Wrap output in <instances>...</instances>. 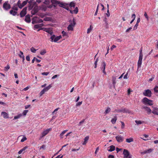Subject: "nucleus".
<instances>
[{
    "label": "nucleus",
    "instance_id": "nucleus-43",
    "mask_svg": "<svg viewBox=\"0 0 158 158\" xmlns=\"http://www.w3.org/2000/svg\"><path fill=\"white\" fill-rule=\"evenodd\" d=\"M133 16H134V18L130 22L131 24L133 22L135 19L136 16L135 14H133L132 15V17H133Z\"/></svg>",
    "mask_w": 158,
    "mask_h": 158
},
{
    "label": "nucleus",
    "instance_id": "nucleus-11",
    "mask_svg": "<svg viewBox=\"0 0 158 158\" xmlns=\"http://www.w3.org/2000/svg\"><path fill=\"white\" fill-rule=\"evenodd\" d=\"M143 56H139V60L137 63L138 68H139L141 66V65L142 63V60L143 59Z\"/></svg>",
    "mask_w": 158,
    "mask_h": 158
},
{
    "label": "nucleus",
    "instance_id": "nucleus-17",
    "mask_svg": "<svg viewBox=\"0 0 158 158\" xmlns=\"http://www.w3.org/2000/svg\"><path fill=\"white\" fill-rule=\"evenodd\" d=\"M1 115L4 118H9L8 114L5 112H2L1 113Z\"/></svg>",
    "mask_w": 158,
    "mask_h": 158
},
{
    "label": "nucleus",
    "instance_id": "nucleus-53",
    "mask_svg": "<svg viewBox=\"0 0 158 158\" xmlns=\"http://www.w3.org/2000/svg\"><path fill=\"white\" fill-rule=\"evenodd\" d=\"M62 35L63 36H67V35L66 33L64 31H62Z\"/></svg>",
    "mask_w": 158,
    "mask_h": 158
},
{
    "label": "nucleus",
    "instance_id": "nucleus-44",
    "mask_svg": "<svg viewBox=\"0 0 158 158\" xmlns=\"http://www.w3.org/2000/svg\"><path fill=\"white\" fill-rule=\"evenodd\" d=\"M144 16H145V18L147 19V20H149V17L146 12H144Z\"/></svg>",
    "mask_w": 158,
    "mask_h": 158
},
{
    "label": "nucleus",
    "instance_id": "nucleus-64",
    "mask_svg": "<svg viewBox=\"0 0 158 158\" xmlns=\"http://www.w3.org/2000/svg\"><path fill=\"white\" fill-rule=\"evenodd\" d=\"M63 156H61L60 155L58 156L56 158H62Z\"/></svg>",
    "mask_w": 158,
    "mask_h": 158
},
{
    "label": "nucleus",
    "instance_id": "nucleus-3",
    "mask_svg": "<svg viewBox=\"0 0 158 158\" xmlns=\"http://www.w3.org/2000/svg\"><path fill=\"white\" fill-rule=\"evenodd\" d=\"M152 94V93L151 91L149 89L145 90L143 92V95L145 96L148 97H151Z\"/></svg>",
    "mask_w": 158,
    "mask_h": 158
},
{
    "label": "nucleus",
    "instance_id": "nucleus-59",
    "mask_svg": "<svg viewBox=\"0 0 158 158\" xmlns=\"http://www.w3.org/2000/svg\"><path fill=\"white\" fill-rule=\"evenodd\" d=\"M59 109V108H57L56 109H55L54 111L52 112V114H55V113L56 111H57Z\"/></svg>",
    "mask_w": 158,
    "mask_h": 158
},
{
    "label": "nucleus",
    "instance_id": "nucleus-30",
    "mask_svg": "<svg viewBox=\"0 0 158 158\" xmlns=\"http://www.w3.org/2000/svg\"><path fill=\"white\" fill-rule=\"evenodd\" d=\"M135 122L137 125L141 124L144 122L143 121H141L140 120H135Z\"/></svg>",
    "mask_w": 158,
    "mask_h": 158
},
{
    "label": "nucleus",
    "instance_id": "nucleus-48",
    "mask_svg": "<svg viewBox=\"0 0 158 158\" xmlns=\"http://www.w3.org/2000/svg\"><path fill=\"white\" fill-rule=\"evenodd\" d=\"M154 90L156 92V93L158 92V86H156L154 88Z\"/></svg>",
    "mask_w": 158,
    "mask_h": 158
},
{
    "label": "nucleus",
    "instance_id": "nucleus-56",
    "mask_svg": "<svg viewBox=\"0 0 158 158\" xmlns=\"http://www.w3.org/2000/svg\"><path fill=\"white\" fill-rule=\"evenodd\" d=\"M98 6H99V5H98L97 6V9H96V12H95V13L94 14V15H97V13H98Z\"/></svg>",
    "mask_w": 158,
    "mask_h": 158
},
{
    "label": "nucleus",
    "instance_id": "nucleus-55",
    "mask_svg": "<svg viewBox=\"0 0 158 158\" xmlns=\"http://www.w3.org/2000/svg\"><path fill=\"white\" fill-rule=\"evenodd\" d=\"M27 139L26 137H24L21 139V141L23 142L27 140Z\"/></svg>",
    "mask_w": 158,
    "mask_h": 158
},
{
    "label": "nucleus",
    "instance_id": "nucleus-18",
    "mask_svg": "<svg viewBox=\"0 0 158 158\" xmlns=\"http://www.w3.org/2000/svg\"><path fill=\"white\" fill-rule=\"evenodd\" d=\"M44 26V24L41 23L40 24H36L34 25V28L35 29H39L41 28L42 26Z\"/></svg>",
    "mask_w": 158,
    "mask_h": 158
},
{
    "label": "nucleus",
    "instance_id": "nucleus-60",
    "mask_svg": "<svg viewBox=\"0 0 158 158\" xmlns=\"http://www.w3.org/2000/svg\"><path fill=\"white\" fill-rule=\"evenodd\" d=\"M106 15H107V16L108 17H109L110 16V13L109 12V10H107V13H106Z\"/></svg>",
    "mask_w": 158,
    "mask_h": 158
},
{
    "label": "nucleus",
    "instance_id": "nucleus-39",
    "mask_svg": "<svg viewBox=\"0 0 158 158\" xmlns=\"http://www.w3.org/2000/svg\"><path fill=\"white\" fill-rule=\"evenodd\" d=\"M20 53L22 55H23L22 56V59H23V63H24V60H25V57L23 55V52H22L21 51H20Z\"/></svg>",
    "mask_w": 158,
    "mask_h": 158
},
{
    "label": "nucleus",
    "instance_id": "nucleus-25",
    "mask_svg": "<svg viewBox=\"0 0 158 158\" xmlns=\"http://www.w3.org/2000/svg\"><path fill=\"white\" fill-rule=\"evenodd\" d=\"M110 148V149H108V151L110 152H112L115 150V147L114 145H111L108 147Z\"/></svg>",
    "mask_w": 158,
    "mask_h": 158
},
{
    "label": "nucleus",
    "instance_id": "nucleus-26",
    "mask_svg": "<svg viewBox=\"0 0 158 158\" xmlns=\"http://www.w3.org/2000/svg\"><path fill=\"white\" fill-rule=\"evenodd\" d=\"M89 136H87L85 137L84 139V141L82 143V144L83 145H85L86 143L88 140H89Z\"/></svg>",
    "mask_w": 158,
    "mask_h": 158
},
{
    "label": "nucleus",
    "instance_id": "nucleus-28",
    "mask_svg": "<svg viewBox=\"0 0 158 158\" xmlns=\"http://www.w3.org/2000/svg\"><path fill=\"white\" fill-rule=\"evenodd\" d=\"M10 14L12 15L13 16H15L17 14V12L14 11L13 10H12L10 11Z\"/></svg>",
    "mask_w": 158,
    "mask_h": 158
},
{
    "label": "nucleus",
    "instance_id": "nucleus-50",
    "mask_svg": "<svg viewBox=\"0 0 158 158\" xmlns=\"http://www.w3.org/2000/svg\"><path fill=\"white\" fill-rule=\"evenodd\" d=\"M121 127L122 129H123L124 127H125V124L123 123V122L122 121H121Z\"/></svg>",
    "mask_w": 158,
    "mask_h": 158
},
{
    "label": "nucleus",
    "instance_id": "nucleus-5",
    "mask_svg": "<svg viewBox=\"0 0 158 158\" xmlns=\"http://www.w3.org/2000/svg\"><path fill=\"white\" fill-rule=\"evenodd\" d=\"M114 112H116L118 113L123 112L124 113H130V111H129L128 110L125 108L121 109H116L115 110Z\"/></svg>",
    "mask_w": 158,
    "mask_h": 158
},
{
    "label": "nucleus",
    "instance_id": "nucleus-52",
    "mask_svg": "<svg viewBox=\"0 0 158 158\" xmlns=\"http://www.w3.org/2000/svg\"><path fill=\"white\" fill-rule=\"evenodd\" d=\"M128 72H127L126 74H125V76H124L123 78L124 79H127L128 78Z\"/></svg>",
    "mask_w": 158,
    "mask_h": 158
},
{
    "label": "nucleus",
    "instance_id": "nucleus-33",
    "mask_svg": "<svg viewBox=\"0 0 158 158\" xmlns=\"http://www.w3.org/2000/svg\"><path fill=\"white\" fill-rule=\"evenodd\" d=\"M93 28V27L91 25H90V26L89 28H88L87 29V33L88 34L92 30Z\"/></svg>",
    "mask_w": 158,
    "mask_h": 158
},
{
    "label": "nucleus",
    "instance_id": "nucleus-58",
    "mask_svg": "<svg viewBox=\"0 0 158 158\" xmlns=\"http://www.w3.org/2000/svg\"><path fill=\"white\" fill-rule=\"evenodd\" d=\"M132 29V27H130V28H128V29H127V30L126 31V32H129V31L131 30Z\"/></svg>",
    "mask_w": 158,
    "mask_h": 158
},
{
    "label": "nucleus",
    "instance_id": "nucleus-14",
    "mask_svg": "<svg viewBox=\"0 0 158 158\" xmlns=\"http://www.w3.org/2000/svg\"><path fill=\"white\" fill-rule=\"evenodd\" d=\"M26 7L24 8L20 13V16L21 17H24L26 14Z\"/></svg>",
    "mask_w": 158,
    "mask_h": 158
},
{
    "label": "nucleus",
    "instance_id": "nucleus-1",
    "mask_svg": "<svg viewBox=\"0 0 158 158\" xmlns=\"http://www.w3.org/2000/svg\"><path fill=\"white\" fill-rule=\"evenodd\" d=\"M142 103L147 106H152L153 105V101L149 99L146 97L144 98L142 100Z\"/></svg>",
    "mask_w": 158,
    "mask_h": 158
},
{
    "label": "nucleus",
    "instance_id": "nucleus-23",
    "mask_svg": "<svg viewBox=\"0 0 158 158\" xmlns=\"http://www.w3.org/2000/svg\"><path fill=\"white\" fill-rule=\"evenodd\" d=\"M106 64L105 62H103L102 64L101 65V69L102 70H103L105 69Z\"/></svg>",
    "mask_w": 158,
    "mask_h": 158
},
{
    "label": "nucleus",
    "instance_id": "nucleus-16",
    "mask_svg": "<svg viewBox=\"0 0 158 158\" xmlns=\"http://www.w3.org/2000/svg\"><path fill=\"white\" fill-rule=\"evenodd\" d=\"M153 150V149L152 148H150L142 152L141 154H145L147 153H149L152 152Z\"/></svg>",
    "mask_w": 158,
    "mask_h": 158
},
{
    "label": "nucleus",
    "instance_id": "nucleus-51",
    "mask_svg": "<svg viewBox=\"0 0 158 158\" xmlns=\"http://www.w3.org/2000/svg\"><path fill=\"white\" fill-rule=\"evenodd\" d=\"M82 103V102H79L76 104V106H80Z\"/></svg>",
    "mask_w": 158,
    "mask_h": 158
},
{
    "label": "nucleus",
    "instance_id": "nucleus-36",
    "mask_svg": "<svg viewBox=\"0 0 158 158\" xmlns=\"http://www.w3.org/2000/svg\"><path fill=\"white\" fill-rule=\"evenodd\" d=\"M52 86L51 84H50L48 86L44 88V89L46 91H47L51 88Z\"/></svg>",
    "mask_w": 158,
    "mask_h": 158
},
{
    "label": "nucleus",
    "instance_id": "nucleus-57",
    "mask_svg": "<svg viewBox=\"0 0 158 158\" xmlns=\"http://www.w3.org/2000/svg\"><path fill=\"white\" fill-rule=\"evenodd\" d=\"M12 9L13 10H15L16 11H17L18 10V8L16 6H13V7H12Z\"/></svg>",
    "mask_w": 158,
    "mask_h": 158
},
{
    "label": "nucleus",
    "instance_id": "nucleus-29",
    "mask_svg": "<svg viewBox=\"0 0 158 158\" xmlns=\"http://www.w3.org/2000/svg\"><path fill=\"white\" fill-rule=\"evenodd\" d=\"M98 61V58H97L96 59H95V60L94 62V68H96L97 67V62Z\"/></svg>",
    "mask_w": 158,
    "mask_h": 158
},
{
    "label": "nucleus",
    "instance_id": "nucleus-2",
    "mask_svg": "<svg viewBox=\"0 0 158 158\" xmlns=\"http://www.w3.org/2000/svg\"><path fill=\"white\" fill-rule=\"evenodd\" d=\"M62 37L61 35H59V36H56L55 35H52L50 37L51 39V41L52 42H56L60 39Z\"/></svg>",
    "mask_w": 158,
    "mask_h": 158
},
{
    "label": "nucleus",
    "instance_id": "nucleus-37",
    "mask_svg": "<svg viewBox=\"0 0 158 158\" xmlns=\"http://www.w3.org/2000/svg\"><path fill=\"white\" fill-rule=\"evenodd\" d=\"M46 92V90L44 89V88L41 91V92L40 93V96H42L43 94H44L45 92Z\"/></svg>",
    "mask_w": 158,
    "mask_h": 158
},
{
    "label": "nucleus",
    "instance_id": "nucleus-61",
    "mask_svg": "<svg viewBox=\"0 0 158 158\" xmlns=\"http://www.w3.org/2000/svg\"><path fill=\"white\" fill-rule=\"evenodd\" d=\"M116 47V46L115 45H113L110 48V49L111 50H112L114 48H115Z\"/></svg>",
    "mask_w": 158,
    "mask_h": 158
},
{
    "label": "nucleus",
    "instance_id": "nucleus-10",
    "mask_svg": "<svg viewBox=\"0 0 158 158\" xmlns=\"http://www.w3.org/2000/svg\"><path fill=\"white\" fill-rule=\"evenodd\" d=\"M75 23L74 20H73V23H71L67 27L68 31H72L73 30V27L75 25Z\"/></svg>",
    "mask_w": 158,
    "mask_h": 158
},
{
    "label": "nucleus",
    "instance_id": "nucleus-49",
    "mask_svg": "<svg viewBox=\"0 0 158 158\" xmlns=\"http://www.w3.org/2000/svg\"><path fill=\"white\" fill-rule=\"evenodd\" d=\"M28 110H24L23 111L22 114L23 115H26L27 113L28 112Z\"/></svg>",
    "mask_w": 158,
    "mask_h": 158
},
{
    "label": "nucleus",
    "instance_id": "nucleus-19",
    "mask_svg": "<svg viewBox=\"0 0 158 158\" xmlns=\"http://www.w3.org/2000/svg\"><path fill=\"white\" fill-rule=\"evenodd\" d=\"M152 112L154 114L158 115V108H155L153 109Z\"/></svg>",
    "mask_w": 158,
    "mask_h": 158
},
{
    "label": "nucleus",
    "instance_id": "nucleus-12",
    "mask_svg": "<svg viewBox=\"0 0 158 158\" xmlns=\"http://www.w3.org/2000/svg\"><path fill=\"white\" fill-rule=\"evenodd\" d=\"M51 2L55 7H56L58 5H59L60 3V2L56 0H51Z\"/></svg>",
    "mask_w": 158,
    "mask_h": 158
},
{
    "label": "nucleus",
    "instance_id": "nucleus-46",
    "mask_svg": "<svg viewBox=\"0 0 158 158\" xmlns=\"http://www.w3.org/2000/svg\"><path fill=\"white\" fill-rule=\"evenodd\" d=\"M10 69V66L9 65H7L4 68V70L6 71H7Z\"/></svg>",
    "mask_w": 158,
    "mask_h": 158
},
{
    "label": "nucleus",
    "instance_id": "nucleus-34",
    "mask_svg": "<svg viewBox=\"0 0 158 158\" xmlns=\"http://www.w3.org/2000/svg\"><path fill=\"white\" fill-rule=\"evenodd\" d=\"M22 116V114H19L16 116H15L14 117V119H17L20 118Z\"/></svg>",
    "mask_w": 158,
    "mask_h": 158
},
{
    "label": "nucleus",
    "instance_id": "nucleus-47",
    "mask_svg": "<svg viewBox=\"0 0 158 158\" xmlns=\"http://www.w3.org/2000/svg\"><path fill=\"white\" fill-rule=\"evenodd\" d=\"M138 25L139 24L138 23H136L134 27L133 30H136L137 28Z\"/></svg>",
    "mask_w": 158,
    "mask_h": 158
},
{
    "label": "nucleus",
    "instance_id": "nucleus-35",
    "mask_svg": "<svg viewBox=\"0 0 158 158\" xmlns=\"http://www.w3.org/2000/svg\"><path fill=\"white\" fill-rule=\"evenodd\" d=\"M27 147H24L22 149H21V150H20L18 152V154H21L22 152L23 151H25L26 149L27 148Z\"/></svg>",
    "mask_w": 158,
    "mask_h": 158
},
{
    "label": "nucleus",
    "instance_id": "nucleus-45",
    "mask_svg": "<svg viewBox=\"0 0 158 158\" xmlns=\"http://www.w3.org/2000/svg\"><path fill=\"white\" fill-rule=\"evenodd\" d=\"M73 12L75 14H77L78 12V9L77 7H76L73 10Z\"/></svg>",
    "mask_w": 158,
    "mask_h": 158
},
{
    "label": "nucleus",
    "instance_id": "nucleus-62",
    "mask_svg": "<svg viewBox=\"0 0 158 158\" xmlns=\"http://www.w3.org/2000/svg\"><path fill=\"white\" fill-rule=\"evenodd\" d=\"M26 59L27 61H30V58L29 56H27L26 57Z\"/></svg>",
    "mask_w": 158,
    "mask_h": 158
},
{
    "label": "nucleus",
    "instance_id": "nucleus-20",
    "mask_svg": "<svg viewBox=\"0 0 158 158\" xmlns=\"http://www.w3.org/2000/svg\"><path fill=\"white\" fill-rule=\"evenodd\" d=\"M25 21L28 23H29L31 22L30 16L29 15H26L25 19Z\"/></svg>",
    "mask_w": 158,
    "mask_h": 158
},
{
    "label": "nucleus",
    "instance_id": "nucleus-13",
    "mask_svg": "<svg viewBox=\"0 0 158 158\" xmlns=\"http://www.w3.org/2000/svg\"><path fill=\"white\" fill-rule=\"evenodd\" d=\"M123 154L124 155V158H128L129 156H129L130 153L129 151L126 149H124Z\"/></svg>",
    "mask_w": 158,
    "mask_h": 158
},
{
    "label": "nucleus",
    "instance_id": "nucleus-9",
    "mask_svg": "<svg viewBox=\"0 0 158 158\" xmlns=\"http://www.w3.org/2000/svg\"><path fill=\"white\" fill-rule=\"evenodd\" d=\"M142 109H143L146 111L148 114H150L152 113V110L148 107L145 106H143L142 107Z\"/></svg>",
    "mask_w": 158,
    "mask_h": 158
},
{
    "label": "nucleus",
    "instance_id": "nucleus-42",
    "mask_svg": "<svg viewBox=\"0 0 158 158\" xmlns=\"http://www.w3.org/2000/svg\"><path fill=\"white\" fill-rule=\"evenodd\" d=\"M143 48L142 47H141L139 50V56H143V52H142Z\"/></svg>",
    "mask_w": 158,
    "mask_h": 158
},
{
    "label": "nucleus",
    "instance_id": "nucleus-40",
    "mask_svg": "<svg viewBox=\"0 0 158 158\" xmlns=\"http://www.w3.org/2000/svg\"><path fill=\"white\" fill-rule=\"evenodd\" d=\"M69 6L71 7H74L75 6V3L73 2H72L70 3Z\"/></svg>",
    "mask_w": 158,
    "mask_h": 158
},
{
    "label": "nucleus",
    "instance_id": "nucleus-27",
    "mask_svg": "<svg viewBox=\"0 0 158 158\" xmlns=\"http://www.w3.org/2000/svg\"><path fill=\"white\" fill-rule=\"evenodd\" d=\"M134 139L132 138H130L129 139H126V141L127 143H130L131 142H133Z\"/></svg>",
    "mask_w": 158,
    "mask_h": 158
},
{
    "label": "nucleus",
    "instance_id": "nucleus-31",
    "mask_svg": "<svg viewBox=\"0 0 158 158\" xmlns=\"http://www.w3.org/2000/svg\"><path fill=\"white\" fill-rule=\"evenodd\" d=\"M110 107H108L105 110L104 114H105L108 113L110 111Z\"/></svg>",
    "mask_w": 158,
    "mask_h": 158
},
{
    "label": "nucleus",
    "instance_id": "nucleus-54",
    "mask_svg": "<svg viewBox=\"0 0 158 158\" xmlns=\"http://www.w3.org/2000/svg\"><path fill=\"white\" fill-rule=\"evenodd\" d=\"M49 73V72H43L41 73L43 75L47 76Z\"/></svg>",
    "mask_w": 158,
    "mask_h": 158
},
{
    "label": "nucleus",
    "instance_id": "nucleus-38",
    "mask_svg": "<svg viewBox=\"0 0 158 158\" xmlns=\"http://www.w3.org/2000/svg\"><path fill=\"white\" fill-rule=\"evenodd\" d=\"M46 53V51L45 49H43V50H42L40 52V54L42 55H44Z\"/></svg>",
    "mask_w": 158,
    "mask_h": 158
},
{
    "label": "nucleus",
    "instance_id": "nucleus-41",
    "mask_svg": "<svg viewBox=\"0 0 158 158\" xmlns=\"http://www.w3.org/2000/svg\"><path fill=\"white\" fill-rule=\"evenodd\" d=\"M36 50L33 47H32L31 48V51L33 53H35Z\"/></svg>",
    "mask_w": 158,
    "mask_h": 158
},
{
    "label": "nucleus",
    "instance_id": "nucleus-24",
    "mask_svg": "<svg viewBox=\"0 0 158 158\" xmlns=\"http://www.w3.org/2000/svg\"><path fill=\"white\" fill-rule=\"evenodd\" d=\"M117 119V117L115 116H114V117L112 118V119L111 120V122L112 123L114 124H115L116 123V122Z\"/></svg>",
    "mask_w": 158,
    "mask_h": 158
},
{
    "label": "nucleus",
    "instance_id": "nucleus-7",
    "mask_svg": "<svg viewBox=\"0 0 158 158\" xmlns=\"http://www.w3.org/2000/svg\"><path fill=\"white\" fill-rule=\"evenodd\" d=\"M118 143L122 142L124 139V137L121 135H118L115 137Z\"/></svg>",
    "mask_w": 158,
    "mask_h": 158
},
{
    "label": "nucleus",
    "instance_id": "nucleus-22",
    "mask_svg": "<svg viewBox=\"0 0 158 158\" xmlns=\"http://www.w3.org/2000/svg\"><path fill=\"white\" fill-rule=\"evenodd\" d=\"M46 32L50 34L51 36L52 35H53L52 34L53 33V31L51 28H47V29L46 31Z\"/></svg>",
    "mask_w": 158,
    "mask_h": 158
},
{
    "label": "nucleus",
    "instance_id": "nucleus-4",
    "mask_svg": "<svg viewBox=\"0 0 158 158\" xmlns=\"http://www.w3.org/2000/svg\"><path fill=\"white\" fill-rule=\"evenodd\" d=\"M3 7L5 10H8L11 8V6L10 4L8 3V1L5 2L3 4Z\"/></svg>",
    "mask_w": 158,
    "mask_h": 158
},
{
    "label": "nucleus",
    "instance_id": "nucleus-15",
    "mask_svg": "<svg viewBox=\"0 0 158 158\" xmlns=\"http://www.w3.org/2000/svg\"><path fill=\"white\" fill-rule=\"evenodd\" d=\"M51 128H50L47 130H46L41 133L42 137H43L46 135H47L51 130Z\"/></svg>",
    "mask_w": 158,
    "mask_h": 158
},
{
    "label": "nucleus",
    "instance_id": "nucleus-6",
    "mask_svg": "<svg viewBox=\"0 0 158 158\" xmlns=\"http://www.w3.org/2000/svg\"><path fill=\"white\" fill-rule=\"evenodd\" d=\"M27 1H25L22 3L21 4V1L20 0H19L17 4L18 6L20 8H22L27 4Z\"/></svg>",
    "mask_w": 158,
    "mask_h": 158
},
{
    "label": "nucleus",
    "instance_id": "nucleus-21",
    "mask_svg": "<svg viewBox=\"0 0 158 158\" xmlns=\"http://www.w3.org/2000/svg\"><path fill=\"white\" fill-rule=\"evenodd\" d=\"M116 77H112V83L113 85V86L114 88H115V85L116 83Z\"/></svg>",
    "mask_w": 158,
    "mask_h": 158
},
{
    "label": "nucleus",
    "instance_id": "nucleus-63",
    "mask_svg": "<svg viewBox=\"0 0 158 158\" xmlns=\"http://www.w3.org/2000/svg\"><path fill=\"white\" fill-rule=\"evenodd\" d=\"M103 21L105 23L106 25H108V23L107 21V18H105L103 20Z\"/></svg>",
    "mask_w": 158,
    "mask_h": 158
},
{
    "label": "nucleus",
    "instance_id": "nucleus-8",
    "mask_svg": "<svg viewBox=\"0 0 158 158\" xmlns=\"http://www.w3.org/2000/svg\"><path fill=\"white\" fill-rule=\"evenodd\" d=\"M59 6L60 7H62L65 9L67 10H68L69 9V6H68V4H67L63 3L62 2H60V4Z\"/></svg>",
    "mask_w": 158,
    "mask_h": 158
},
{
    "label": "nucleus",
    "instance_id": "nucleus-32",
    "mask_svg": "<svg viewBox=\"0 0 158 158\" xmlns=\"http://www.w3.org/2000/svg\"><path fill=\"white\" fill-rule=\"evenodd\" d=\"M68 130H65L64 131H63L60 134V136L61 138H62V136H63V135L67 132L68 131Z\"/></svg>",
    "mask_w": 158,
    "mask_h": 158
}]
</instances>
